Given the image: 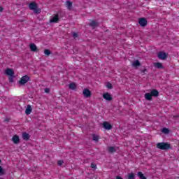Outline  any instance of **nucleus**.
<instances>
[{
	"instance_id": "1",
	"label": "nucleus",
	"mask_w": 179,
	"mask_h": 179,
	"mask_svg": "<svg viewBox=\"0 0 179 179\" xmlns=\"http://www.w3.org/2000/svg\"><path fill=\"white\" fill-rule=\"evenodd\" d=\"M159 96V91L152 90L150 93H145L144 97L145 100L148 101H152L154 97H157Z\"/></svg>"
},
{
	"instance_id": "2",
	"label": "nucleus",
	"mask_w": 179,
	"mask_h": 179,
	"mask_svg": "<svg viewBox=\"0 0 179 179\" xmlns=\"http://www.w3.org/2000/svg\"><path fill=\"white\" fill-rule=\"evenodd\" d=\"M157 149H160L161 150H169V149H171V145L168 143H158L157 144Z\"/></svg>"
},
{
	"instance_id": "3",
	"label": "nucleus",
	"mask_w": 179,
	"mask_h": 179,
	"mask_svg": "<svg viewBox=\"0 0 179 179\" xmlns=\"http://www.w3.org/2000/svg\"><path fill=\"white\" fill-rule=\"evenodd\" d=\"M29 8L31 10H34V13H41V10L38 8L36 2H31L29 5Z\"/></svg>"
},
{
	"instance_id": "4",
	"label": "nucleus",
	"mask_w": 179,
	"mask_h": 179,
	"mask_svg": "<svg viewBox=\"0 0 179 179\" xmlns=\"http://www.w3.org/2000/svg\"><path fill=\"white\" fill-rule=\"evenodd\" d=\"M30 80V77H29V76L25 75L23 76L19 80L18 83L19 85H20L21 86H24V85H25L26 83H27V82H29Z\"/></svg>"
},
{
	"instance_id": "5",
	"label": "nucleus",
	"mask_w": 179,
	"mask_h": 179,
	"mask_svg": "<svg viewBox=\"0 0 179 179\" xmlns=\"http://www.w3.org/2000/svg\"><path fill=\"white\" fill-rule=\"evenodd\" d=\"M138 24L141 27H145V26H148V20L145 17H141L138 19Z\"/></svg>"
},
{
	"instance_id": "6",
	"label": "nucleus",
	"mask_w": 179,
	"mask_h": 179,
	"mask_svg": "<svg viewBox=\"0 0 179 179\" xmlns=\"http://www.w3.org/2000/svg\"><path fill=\"white\" fill-rule=\"evenodd\" d=\"M102 97H103V99L105 100H106L107 101H111V100H113V96L108 92L104 93L103 94Z\"/></svg>"
},
{
	"instance_id": "7",
	"label": "nucleus",
	"mask_w": 179,
	"mask_h": 179,
	"mask_svg": "<svg viewBox=\"0 0 179 179\" xmlns=\"http://www.w3.org/2000/svg\"><path fill=\"white\" fill-rule=\"evenodd\" d=\"M103 128H104L107 131H110V129H113V126L108 122H103Z\"/></svg>"
},
{
	"instance_id": "8",
	"label": "nucleus",
	"mask_w": 179,
	"mask_h": 179,
	"mask_svg": "<svg viewBox=\"0 0 179 179\" xmlns=\"http://www.w3.org/2000/svg\"><path fill=\"white\" fill-rule=\"evenodd\" d=\"M159 59L164 60L167 58V54L164 52H159L157 55Z\"/></svg>"
},
{
	"instance_id": "9",
	"label": "nucleus",
	"mask_w": 179,
	"mask_h": 179,
	"mask_svg": "<svg viewBox=\"0 0 179 179\" xmlns=\"http://www.w3.org/2000/svg\"><path fill=\"white\" fill-rule=\"evenodd\" d=\"M50 23H58L59 22V15L56 14L50 20Z\"/></svg>"
},
{
	"instance_id": "10",
	"label": "nucleus",
	"mask_w": 179,
	"mask_h": 179,
	"mask_svg": "<svg viewBox=\"0 0 179 179\" xmlns=\"http://www.w3.org/2000/svg\"><path fill=\"white\" fill-rule=\"evenodd\" d=\"M12 141L15 145H18V143H20V138H19V136L15 135L12 138Z\"/></svg>"
},
{
	"instance_id": "11",
	"label": "nucleus",
	"mask_w": 179,
	"mask_h": 179,
	"mask_svg": "<svg viewBox=\"0 0 179 179\" xmlns=\"http://www.w3.org/2000/svg\"><path fill=\"white\" fill-rule=\"evenodd\" d=\"M5 73L8 76H15V71H13V69H7L5 71Z\"/></svg>"
},
{
	"instance_id": "12",
	"label": "nucleus",
	"mask_w": 179,
	"mask_h": 179,
	"mask_svg": "<svg viewBox=\"0 0 179 179\" xmlns=\"http://www.w3.org/2000/svg\"><path fill=\"white\" fill-rule=\"evenodd\" d=\"M83 94L86 99L92 97V92L90 90H83Z\"/></svg>"
},
{
	"instance_id": "13",
	"label": "nucleus",
	"mask_w": 179,
	"mask_h": 179,
	"mask_svg": "<svg viewBox=\"0 0 179 179\" xmlns=\"http://www.w3.org/2000/svg\"><path fill=\"white\" fill-rule=\"evenodd\" d=\"M29 48L31 51H33L34 52H37V51H38V49L37 48V45H36V44L34 43H31L29 45Z\"/></svg>"
},
{
	"instance_id": "14",
	"label": "nucleus",
	"mask_w": 179,
	"mask_h": 179,
	"mask_svg": "<svg viewBox=\"0 0 179 179\" xmlns=\"http://www.w3.org/2000/svg\"><path fill=\"white\" fill-rule=\"evenodd\" d=\"M31 111H33V108H31V106L27 105V108L25 110V114H27V115H29V114H31Z\"/></svg>"
},
{
	"instance_id": "15",
	"label": "nucleus",
	"mask_w": 179,
	"mask_h": 179,
	"mask_svg": "<svg viewBox=\"0 0 179 179\" xmlns=\"http://www.w3.org/2000/svg\"><path fill=\"white\" fill-rule=\"evenodd\" d=\"M107 150L109 153H114L117 152V147H113V146L108 147Z\"/></svg>"
},
{
	"instance_id": "16",
	"label": "nucleus",
	"mask_w": 179,
	"mask_h": 179,
	"mask_svg": "<svg viewBox=\"0 0 179 179\" xmlns=\"http://www.w3.org/2000/svg\"><path fill=\"white\" fill-rule=\"evenodd\" d=\"M22 139H24V141H29V139H30V134H29L28 133H26V132H23L22 133Z\"/></svg>"
},
{
	"instance_id": "17",
	"label": "nucleus",
	"mask_w": 179,
	"mask_h": 179,
	"mask_svg": "<svg viewBox=\"0 0 179 179\" xmlns=\"http://www.w3.org/2000/svg\"><path fill=\"white\" fill-rule=\"evenodd\" d=\"M90 26L91 27H93V29H94V27H97V26H99V22H96L95 20H92L90 23Z\"/></svg>"
},
{
	"instance_id": "18",
	"label": "nucleus",
	"mask_w": 179,
	"mask_h": 179,
	"mask_svg": "<svg viewBox=\"0 0 179 179\" xmlns=\"http://www.w3.org/2000/svg\"><path fill=\"white\" fill-rule=\"evenodd\" d=\"M154 66H155V68H158V69H162L163 64L160 62H157L154 64Z\"/></svg>"
},
{
	"instance_id": "19",
	"label": "nucleus",
	"mask_w": 179,
	"mask_h": 179,
	"mask_svg": "<svg viewBox=\"0 0 179 179\" xmlns=\"http://www.w3.org/2000/svg\"><path fill=\"white\" fill-rule=\"evenodd\" d=\"M69 87L71 90H76V84H75L74 83H70Z\"/></svg>"
},
{
	"instance_id": "20",
	"label": "nucleus",
	"mask_w": 179,
	"mask_h": 179,
	"mask_svg": "<svg viewBox=\"0 0 179 179\" xmlns=\"http://www.w3.org/2000/svg\"><path fill=\"white\" fill-rule=\"evenodd\" d=\"M137 176L139 177L140 179H147L146 176L143 174L142 172H138Z\"/></svg>"
},
{
	"instance_id": "21",
	"label": "nucleus",
	"mask_w": 179,
	"mask_h": 179,
	"mask_svg": "<svg viewBox=\"0 0 179 179\" xmlns=\"http://www.w3.org/2000/svg\"><path fill=\"white\" fill-rule=\"evenodd\" d=\"M66 7L68 8V9H72V2L71 1H67L66 2Z\"/></svg>"
},
{
	"instance_id": "22",
	"label": "nucleus",
	"mask_w": 179,
	"mask_h": 179,
	"mask_svg": "<svg viewBox=\"0 0 179 179\" xmlns=\"http://www.w3.org/2000/svg\"><path fill=\"white\" fill-rule=\"evenodd\" d=\"M132 65L133 66H141V62H139V60H136L133 62Z\"/></svg>"
},
{
	"instance_id": "23",
	"label": "nucleus",
	"mask_w": 179,
	"mask_h": 179,
	"mask_svg": "<svg viewBox=\"0 0 179 179\" xmlns=\"http://www.w3.org/2000/svg\"><path fill=\"white\" fill-rule=\"evenodd\" d=\"M44 54L47 57H50V55H51V51H50V50H48V49H45L44 50Z\"/></svg>"
},
{
	"instance_id": "24",
	"label": "nucleus",
	"mask_w": 179,
	"mask_h": 179,
	"mask_svg": "<svg viewBox=\"0 0 179 179\" xmlns=\"http://www.w3.org/2000/svg\"><path fill=\"white\" fill-rule=\"evenodd\" d=\"M162 132L163 134H165L166 135H167V134L170 133V130H169V129H167V128H164V129H162Z\"/></svg>"
},
{
	"instance_id": "25",
	"label": "nucleus",
	"mask_w": 179,
	"mask_h": 179,
	"mask_svg": "<svg viewBox=\"0 0 179 179\" xmlns=\"http://www.w3.org/2000/svg\"><path fill=\"white\" fill-rule=\"evenodd\" d=\"M105 86L107 87V89H113V85L110 83H106Z\"/></svg>"
},
{
	"instance_id": "26",
	"label": "nucleus",
	"mask_w": 179,
	"mask_h": 179,
	"mask_svg": "<svg viewBox=\"0 0 179 179\" xmlns=\"http://www.w3.org/2000/svg\"><path fill=\"white\" fill-rule=\"evenodd\" d=\"M92 141H95V142H99V136H96L95 134H93Z\"/></svg>"
},
{
	"instance_id": "27",
	"label": "nucleus",
	"mask_w": 179,
	"mask_h": 179,
	"mask_svg": "<svg viewBox=\"0 0 179 179\" xmlns=\"http://www.w3.org/2000/svg\"><path fill=\"white\" fill-rule=\"evenodd\" d=\"M13 78H15V76H9L8 82H10V83H13Z\"/></svg>"
},
{
	"instance_id": "28",
	"label": "nucleus",
	"mask_w": 179,
	"mask_h": 179,
	"mask_svg": "<svg viewBox=\"0 0 179 179\" xmlns=\"http://www.w3.org/2000/svg\"><path fill=\"white\" fill-rule=\"evenodd\" d=\"M128 179H135V175L134 173H129L128 174Z\"/></svg>"
},
{
	"instance_id": "29",
	"label": "nucleus",
	"mask_w": 179,
	"mask_h": 179,
	"mask_svg": "<svg viewBox=\"0 0 179 179\" xmlns=\"http://www.w3.org/2000/svg\"><path fill=\"white\" fill-rule=\"evenodd\" d=\"M5 174V171H3V169L2 166H0V176H3Z\"/></svg>"
},
{
	"instance_id": "30",
	"label": "nucleus",
	"mask_w": 179,
	"mask_h": 179,
	"mask_svg": "<svg viewBox=\"0 0 179 179\" xmlns=\"http://www.w3.org/2000/svg\"><path fill=\"white\" fill-rule=\"evenodd\" d=\"M58 166H62L64 164V161L63 160H59L57 162Z\"/></svg>"
},
{
	"instance_id": "31",
	"label": "nucleus",
	"mask_w": 179,
	"mask_h": 179,
	"mask_svg": "<svg viewBox=\"0 0 179 179\" xmlns=\"http://www.w3.org/2000/svg\"><path fill=\"white\" fill-rule=\"evenodd\" d=\"M91 167H92V169H97V165H96V164H94V163H92Z\"/></svg>"
},
{
	"instance_id": "32",
	"label": "nucleus",
	"mask_w": 179,
	"mask_h": 179,
	"mask_svg": "<svg viewBox=\"0 0 179 179\" xmlns=\"http://www.w3.org/2000/svg\"><path fill=\"white\" fill-rule=\"evenodd\" d=\"M73 37L74 38H76L78 37V33L73 32Z\"/></svg>"
},
{
	"instance_id": "33",
	"label": "nucleus",
	"mask_w": 179,
	"mask_h": 179,
	"mask_svg": "<svg viewBox=\"0 0 179 179\" xmlns=\"http://www.w3.org/2000/svg\"><path fill=\"white\" fill-rule=\"evenodd\" d=\"M4 121H6V122H9V119H8V118H6V119H5Z\"/></svg>"
},
{
	"instance_id": "34",
	"label": "nucleus",
	"mask_w": 179,
	"mask_h": 179,
	"mask_svg": "<svg viewBox=\"0 0 179 179\" xmlns=\"http://www.w3.org/2000/svg\"><path fill=\"white\" fill-rule=\"evenodd\" d=\"M116 179H122V178H121L120 176H117Z\"/></svg>"
},
{
	"instance_id": "35",
	"label": "nucleus",
	"mask_w": 179,
	"mask_h": 179,
	"mask_svg": "<svg viewBox=\"0 0 179 179\" xmlns=\"http://www.w3.org/2000/svg\"><path fill=\"white\" fill-rule=\"evenodd\" d=\"M2 10H3V8L0 7V12H2Z\"/></svg>"
},
{
	"instance_id": "36",
	"label": "nucleus",
	"mask_w": 179,
	"mask_h": 179,
	"mask_svg": "<svg viewBox=\"0 0 179 179\" xmlns=\"http://www.w3.org/2000/svg\"><path fill=\"white\" fill-rule=\"evenodd\" d=\"M45 93H50V90H45Z\"/></svg>"
},
{
	"instance_id": "37",
	"label": "nucleus",
	"mask_w": 179,
	"mask_h": 179,
	"mask_svg": "<svg viewBox=\"0 0 179 179\" xmlns=\"http://www.w3.org/2000/svg\"><path fill=\"white\" fill-rule=\"evenodd\" d=\"M44 90H50L48 88H45Z\"/></svg>"
},
{
	"instance_id": "38",
	"label": "nucleus",
	"mask_w": 179,
	"mask_h": 179,
	"mask_svg": "<svg viewBox=\"0 0 179 179\" xmlns=\"http://www.w3.org/2000/svg\"><path fill=\"white\" fill-rule=\"evenodd\" d=\"M84 90H89V89H87V88H85V89H84Z\"/></svg>"
},
{
	"instance_id": "39",
	"label": "nucleus",
	"mask_w": 179,
	"mask_h": 179,
	"mask_svg": "<svg viewBox=\"0 0 179 179\" xmlns=\"http://www.w3.org/2000/svg\"><path fill=\"white\" fill-rule=\"evenodd\" d=\"M0 163H2V160H1V159H0Z\"/></svg>"
},
{
	"instance_id": "40",
	"label": "nucleus",
	"mask_w": 179,
	"mask_h": 179,
	"mask_svg": "<svg viewBox=\"0 0 179 179\" xmlns=\"http://www.w3.org/2000/svg\"><path fill=\"white\" fill-rule=\"evenodd\" d=\"M152 90H156V89H152Z\"/></svg>"
},
{
	"instance_id": "41",
	"label": "nucleus",
	"mask_w": 179,
	"mask_h": 179,
	"mask_svg": "<svg viewBox=\"0 0 179 179\" xmlns=\"http://www.w3.org/2000/svg\"><path fill=\"white\" fill-rule=\"evenodd\" d=\"M145 71H146V69H144V72H145Z\"/></svg>"
}]
</instances>
